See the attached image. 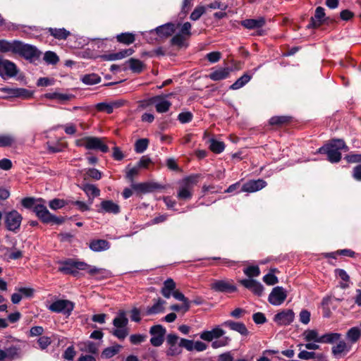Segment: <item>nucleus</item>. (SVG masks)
Listing matches in <instances>:
<instances>
[{
    "mask_svg": "<svg viewBox=\"0 0 361 361\" xmlns=\"http://www.w3.org/2000/svg\"><path fill=\"white\" fill-rule=\"evenodd\" d=\"M341 150L348 151V147L345 145L343 140H334L329 144L320 147L319 152L326 154L328 160L331 163L338 162L341 159Z\"/></svg>",
    "mask_w": 361,
    "mask_h": 361,
    "instance_id": "nucleus-1",
    "label": "nucleus"
},
{
    "mask_svg": "<svg viewBox=\"0 0 361 361\" xmlns=\"http://www.w3.org/2000/svg\"><path fill=\"white\" fill-rule=\"evenodd\" d=\"M225 334V331L216 326L212 329L211 331H204L200 334V338L212 343V347L213 348H219L221 347L226 346L228 345L231 339L229 337L225 336L221 339L217 340L218 338L222 337Z\"/></svg>",
    "mask_w": 361,
    "mask_h": 361,
    "instance_id": "nucleus-2",
    "label": "nucleus"
},
{
    "mask_svg": "<svg viewBox=\"0 0 361 361\" xmlns=\"http://www.w3.org/2000/svg\"><path fill=\"white\" fill-rule=\"evenodd\" d=\"M200 176L191 175L182 180L177 193V197L180 200L188 201L192 197L194 186L197 183Z\"/></svg>",
    "mask_w": 361,
    "mask_h": 361,
    "instance_id": "nucleus-3",
    "label": "nucleus"
},
{
    "mask_svg": "<svg viewBox=\"0 0 361 361\" xmlns=\"http://www.w3.org/2000/svg\"><path fill=\"white\" fill-rule=\"evenodd\" d=\"M105 138L97 137H84L75 141V144L79 147H84L87 149H98L102 152H107L108 146L104 142Z\"/></svg>",
    "mask_w": 361,
    "mask_h": 361,
    "instance_id": "nucleus-4",
    "label": "nucleus"
},
{
    "mask_svg": "<svg viewBox=\"0 0 361 361\" xmlns=\"http://www.w3.org/2000/svg\"><path fill=\"white\" fill-rule=\"evenodd\" d=\"M4 219L7 229L16 232L20 228L23 217L16 210H12L5 214Z\"/></svg>",
    "mask_w": 361,
    "mask_h": 361,
    "instance_id": "nucleus-5",
    "label": "nucleus"
},
{
    "mask_svg": "<svg viewBox=\"0 0 361 361\" xmlns=\"http://www.w3.org/2000/svg\"><path fill=\"white\" fill-rule=\"evenodd\" d=\"M173 95V93L169 94L159 95L150 98L148 100V104H154L157 112L165 113L169 111L171 103L166 99L167 97Z\"/></svg>",
    "mask_w": 361,
    "mask_h": 361,
    "instance_id": "nucleus-6",
    "label": "nucleus"
},
{
    "mask_svg": "<svg viewBox=\"0 0 361 361\" xmlns=\"http://www.w3.org/2000/svg\"><path fill=\"white\" fill-rule=\"evenodd\" d=\"M27 59H32L39 56V53L36 47L22 43L18 41L16 52Z\"/></svg>",
    "mask_w": 361,
    "mask_h": 361,
    "instance_id": "nucleus-7",
    "label": "nucleus"
},
{
    "mask_svg": "<svg viewBox=\"0 0 361 361\" xmlns=\"http://www.w3.org/2000/svg\"><path fill=\"white\" fill-rule=\"evenodd\" d=\"M74 305L67 300H59L49 305V310L54 312H61L69 315L73 310Z\"/></svg>",
    "mask_w": 361,
    "mask_h": 361,
    "instance_id": "nucleus-8",
    "label": "nucleus"
},
{
    "mask_svg": "<svg viewBox=\"0 0 361 361\" xmlns=\"http://www.w3.org/2000/svg\"><path fill=\"white\" fill-rule=\"evenodd\" d=\"M287 298V293L283 288L276 286L274 288L269 295L268 300L273 305H281Z\"/></svg>",
    "mask_w": 361,
    "mask_h": 361,
    "instance_id": "nucleus-9",
    "label": "nucleus"
},
{
    "mask_svg": "<svg viewBox=\"0 0 361 361\" xmlns=\"http://www.w3.org/2000/svg\"><path fill=\"white\" fill-rule=\"evenodd\" d=\"M149 333L152 336L151 344L155 347L160 346L164 342L166 329L161 325H155L151 327Z\"/></svg>",
    "mask_w": 361,
    "mask_h": 361,
    "instance_id": "nucleus-10",
    "label": "nucleus"
},
{
    "mask_svg": "<svg viewBox=\"0 0 361 361\" xmlns=\"http://www.w3.org/2000/svg\"><path fill=\"white\" fill-rule=\"evenodd\" d=\"M211 288L216 292L233 293L236 287L228 280H216L210 285Z\"/></svg>",
    "mask_w": 361,
    "mask_h": 361,
    "instance_id": "nucleus-11",
    "label": "nucleus"
},
{
    "mask_svg": "<svg viewBox=\"0 0 361 361\" xmlns=\"http://www.w3.org/2000/svg\"><path fill=\"white\" fill-rule=\"evenodd\" d=\"M294 319V312L291 310H283L274 316V322L279 325H288Z\"/></svg>",
    "mask_w": 361,
    "mask_h": 361,
    "instance_id": "nucleus-12",
    "label": "nucleus"
},
{
    "mask_svg": "<svg viewBox=\"0 0 361 361\" xmlns=\"http://www.w3.org/2000/svg\"><path fill=\"white\" fill-rule=\"evenodd\" d=\"M267 183L262 180H252L243 184L241 191L247 192H254L264 188Z\"/></svg>",
    "mask_w": 361,
    "mask_h": 361,
    "instance_id": "nucleus-13",
    "label": "nucleus"
},
{
    "mask_svg": "<svg viewBox=\"0 0 361 361\" xmlns=\"http://www.w3.org/2000/svg\"><path fill=\"white\" fill-rule=\"evenodd\" d=\"M17 73L16 65L8 61L1 60L0 58V75H6L9 77L15 76Z\"/></svg>",
    "mask_w": 361,
    "mask_h": 361,
    "instance_id": "nucleus-14",
    "label": "nucleus"
},
{
    "mask_svg": "<svg viewBox=\"0 0 361 361\" xmlns=\"http://www.w3.org/2000/svg\"><path fill=\"white\" fill-rule=\"evenodd\" d=\"M175 32V25L173 23H166L165 25L157 27L154 30L149 31V34H156L161 38H166L171 36Z\"/></svg>",
    "mask_w": 361,
    "mask_h": 361,
    "instance_id": "nucleus-15",
    "label": "nucleus"
},
{
    "mask_svg": "<svg viewBox=\"0 0 361 361\" xmlns=\"http://www.w3.org/2000/svg\"><path fill=\"white\" fill-rule=\"evenodd\" d=\"M240 283L246 288L252 290L255 294L257 295H261L263 293L264 287L258 281L249 279H243L240 281Z\"/></svg>",
    "mask_w": 361,
    "mask_h": 361,
    "instance_id": "nucleus-16",
    "label": "nucleus"
},
{
    "mask_svg": "<svg viewBox=\"0 0 361 361\" xmlns=\"http://www.w3.org/2000/svg\"><path fill=\"white\" fill-rule=\"evenodd\" d=\"M324 9L322 7H317L315 13L310 19V23L307 25L309 28H316L319 27L324 20Z\"/></svg>",
    "mask_w": 361,
    "mask_h": 361,
    "instance_id": "nucleus-17",
    "label": "nucleus"
},
{
    "mask_svg": "<svg viewBox=\"0 0 361 361\" xmlns=\"http://www.w3.org/2000/svg\"><path fill=\"white\" fill-rule=\"evenodd\" d=\"M351 349V346L344 341H340L332 347V353L336 358L345 356Z\"/></svg>",
    "mask_w": 361,
    "mask_h": 361,
    "instance_id": "nucleus-18",
    "label": "nucleus"
},
{
    "mask_svg": "<svg viewBox=\"0 0 361 361\" xmlns=\"http://www.w3.org/2000/svg\"><path fill=\"white\" fill-rule=\"evenodd\" d=\"M98 212H106L116 214L120 212V207L112 200H104L100 204V209Z\"/></svg>",
    "mask_w": 361,
    "mask_h": 361,
    "instance_id": "nucleus-19",
    "label": "nucleus"
},
{
    "mask_svg": "<svg viewBox=\"0 0 361 361\" xmlns=\"http://www.w3.org/2000/svg\"><path fill=\"white\" fill-rule=\"evenodd\" d=\"M75 270H87V272L90 275H97V274H103L104 269H99L95 267H92L90 265H88L87 264L83 262H77L74 261V264Z\"/></svg>",
    "mask_w": 361,
    "mask_h": 361,
    "instance_id": "nucleus-20",
    "label": "nucleus"
},
{
    "mask_svg": "<svg viewBox=\"0 0 361 361\" xmlns=\"http://www.w3.org/2000/svg\"><path fill=\"white\" fill-rule=\"evenodd\" d=\"M231 71L230 68H219L212 72L209 77L211 80L219 81L227 78Z\"/></svg>",
    "mask_w": 361,
    "mask_h": 361,
    "instance_id": "nucleus-21",
    "label": "nucleus"
},
{
    "mask_svg": "<svg viewBox=\"0 0 361 361\" xmlns=\"http://www.w3.org/2000/svg\"><path fill=\"white\" fill-rule=\"evenodd\" d=\"M223 326L230 328L233 331H235L241 335L246 336L248 334V331L245 325L242 322H233L231 320L224 322Z\"/></svg>",
    "mask_w": 361,
    "mask_h": 361,
    "instance_id": "nucleus-22",
    "label": "nucleus"
},
{
    "mask_svg": "<svg viewBox=\"0 0 361 361\" xmlns=\"http://www.w3.org/2000/svg\"><path fill=\"white\" fill-rule=\"evenodd\" d=\"M165 304L166 302L164 300L159 298L152 307H148L147 308L145 314L147 315H153L161 313L164 311Z\"/></svg>",
    "mask_w": 361,
    "mask_h": 361,
    "instance_id": "nucleus-23",
    "label": "nucleus"
},
{
    "mask_svg": "<svg viewBox=\"0 0 361 361\" xmlns=\"http://www.w3.org/2000/svg\"><path fill=\"white\" fill-rule=\"evenodd\" d=\"M133 51H134L132 49H126L115 54L102 56V58L106 61L119 60L126 56H130L133 54Z\"/></svg>",
    "mask_w": 361,
    "mask_h": 361,
    "instance_id": "nucleus-24",
    "label": "nucleus"
},
{
    "mask_svg": "<svg viewBox=\"0 0 361 361\" xmlns=\"http://www.w3.org/2000/svg\"><path fill=\"white\" fill-rule=\"evenodd\" d=\"M81 188L91 200L90 204H92L94 197L100 195V190L94 185L85 183L81 186Z\"/></svg>",
    "mask_w": 361,
    "mask_h": 361,
    "instance_id": "nucleus-25",
    "label": "nucleus"
},
{
    "mask_svg": "<svg viewBox=\"0 0 361 361\" xmlns=\"http://www.w3.org/2000/svg\"><path fill=\"white\" fill-rule=\"evenodd\" d=\"M47 30L51 36L59 40L66 39L71 35V32L65 28L49 27Z\"/></svg>",
    "mask_w": 361,
    "mask_h": 361,
    "instance_id": "nucleus-26",
    "label": "nucleus"
},
{
    "mask_svg": "<svg viewBox=\"0 0 361 361\" xmlns=\"http://www.w3.org/2000/svg\"><path fill=\"white\" fill-rule=\"evenodd\" d=\"M265 24V19L260 17L257 19H247L242 22V25L247 29H256L263 27Z\"/></svg>",
    "mask_w": 361,
    "mask_h": 361,
    "instance_id": "nucleus-27",
    "label": "nucleus"
},
{
    "mask_svg": "<svg viewBox=\"0 0 361 361\" xmlns=\"http://www.w3.org/2000/svg\"><path fill=\"white\" fill-rule=\"evenodd\" d=\"M33 211L39 219L44 223L47 224L48 218L50 216V212L44 205L37 204L34 207Z\"/></svg>",
    "mask_w": 361,
    "mask_h": 361,
    "instance_id": "nucleus-28",
    "label": "nucleus"
},
{
    "mask_svg": "<svg viewBox=\"0 0 361 361\" xmlns=\"http://www.w3.org/2000/svg\"><path fill=\"white\" fill-rule=\"evenodd\" d=\"M176 288V283L172 279H168L164 283L161 293L166 298H169Z\"/></svg>",
    "mask_w": 361,
    "mask_h": 361,
    "instance_id": "nucleus-29",
    "label": "nucleus"
},
{
    "mask_svg": "<svg viewBox=\"0 0 361 361\" xmlns=\"http://www.w3.org/2000/svg\"><path fill=\"white\" fill-rule=\"evenodd\" d=\"M6 91L12 97L27 99L32 97V93L24 88L7 89Z\"/></svg>",
    "mask_w": 361,
    "mask_h": 361,
    "instance_id": "nucleus-30",
    "label": "nucleus"
},
{
    "mask_svg": "<svg viewBox=\"0 0 361 361\" xmlns=\"http://www.w3.org/2000/svg\"><path fill=\"white\" fill-rule=\"evenodd\" d=\"M90 247L94 252H100L109 248V243L105 240H96L90 243Z\"/></svg>",
    "mask_w": 361,
    "mask_h": 361,
    "instance_id": "nucleus-31",
    "label": "nucleus"
},
{
    "mask_svg": "<svg viewBox=\"0 0 361 361\" xmlns=\"http://www.w3.org/2000/svg\"><path fill=\"white\" fill-rule=\"evenodd\" d=\"M128 323V319L126 317L124 311H120L118 316L114 318L113 324L116 328H125Z\"/></svg>",
    "mask_w": 361,
    "mask_h": 361,
    "instance_id": "nucleus-32",
    "label": "nucleus"
},
{
    "mask_svg": "<svg viewBox=\"0 0 361 361\" xmlns=\"http://www.w3.org/2000/svg\"><path fill=\"white\" fill-rule=\"evenodd\" d=\"M304 338L306 341L310 342L314 341L315 343H320L322 340V336L319 334L317 330L308 329L303 333Z\"/></svg>",
    "mask_w": 361,
    "mask_h": 361,
    "instance_id": "nucleus-33",
    "label": "nucleus"
},
{
    "mask_svg": "<svg viewBox=\"0 0 361 361\" xmlns=\"http://www.w3.org/2000/svg\"><path fill=\"white\" fill-rule=\"evenodd\" d=\"M17 43H18V41L9 42V41H7L5 39H1L0 40V51H1V52L11 51L13 53H15Z\"/></svg>",
    "mask_w": 361,
    "mask_h": 361,
    "instance_id": "nucleus-34",
    "label": "nucleus"
},
{
    "mask_svg": "<svg viewBox=\"0 0 361 361\" xmlns=\"http://www.w3.org/2000/svg\"><path fill=\"white\" fill-rule=\"evenodd\" d=\"M122 346L121 345H115L105 348L101 354V357L104 359H109L118 353Z\"/></svg>",
    "mask_w": 361,
    "mask_h": 361,
    "instance_id": "nucleus-35",
    "label": "nucleus"
},
{
    "mask_svg": "<svg viewBox=\"0 0 361 361\" xmlns=\"http://www.w3.org/2000/svg\"><path fill=\"white\" fill-rule=\"evenodd\" d=\"M80 350L83 352L96 354L98 352V345L92 341H86L79 344Z\"/></svg>",
    "mask_w": 361,
    "mask_h": 361,
    "instance_id": "nucleus-36",
    "label": "nucleus"
},
{
    "mask_svg": "<svg viewBox=\"0 0 361 361\" xmlns=\"http://www.w3.org/2000/svg\"><path fill=\"white\" fill-rule=\"evenodd\" d=\"M73 260L66 261L63 262V266L59 268V271L66 274L75 275L78 271L75 270Z\"/></svg>",
    "mask_w": 361,
    "mask_h": 361,
    "instance_id": "nucleus-37",
    "label": "nucleus"
},
{
    "mask_svg": "<svg viewBox=\"0 0 361 361\" xmlns=\"http://www.w3.org/2000/svg\"><path fill=\"white\" fill-rule=\"evenodd\" d=\"M252 78V76L245 73L239 78L233 85H231V90H238L246 85Z\"/></svg>",
    "mask_w": 361,
    "mask_h": 361,
    "instance_id": "nucleus-38",
    "label": "nucleus"
},
{
    "mask_svg": "<svg viewBox=\"0 0 361 361\" xmlns=\"http://www.w3.org/2000/svg\"><path fill=\"white\" fill-rule=\"evenodd\" d=\"M346 337L351 343H356L361 337V330L358 327H353L348 331Z\"/></svg>",
    "mask_w": 361,
    "mask_h": 361,
    "instance_id": "nucleus-39",
    "label": "nucleus"
},
{
    "mask_svg": "<svg viewBox=\"0 0 361 361\" xmlns=\"http://www.w3.org/2000/svg\"><path fill=\"white\" fill-rule=\"evenodd\" d=\"M209 149L214 153L219 154L224 150L225 145L223 142L212 138L209 140Z\"/></svg>",
    "mask_w": 361,
    "mask_h": 361,
    "instance_id": "nucleus-40",
    "label": "nucleus"
},
{
    "mask_svg": "<svg viewBox=\"0 0 361 361\" xmlns=\"http://www.w3.org/2000/svg\"><path fill=\"white\" fill-rule=\"evenodd\" d=\"M82 81L86 85H95L101 81V78L96 73L87 74L82 76Z\"/></svg>",
    "mask_w": 361,
    "mask_h": 361,
    "instance_id": "nucleus-41",
    "label": "nucleus"
},
{
    "mask_svg": "<svg viewBox=\"0 0 361 361\" xmlns=\"http://www.w3.org/2000/svg\"><path fill=\"white\" fill-rule=\"evenodd\" d=\"M116 39L118 42L125 44H130L133 43L135 40V35L129 32H125L118 35L116 36Z\"/></svg>",
    "mask_w": 361,
    "mask_h": 361,
    "instance_id": "nucleus-42",
    "label": "nucleus"
},
{
    "mask_svg": "<svg viewBox=\"0 0 361 361\" xmlns=\"http://www.w3.org/2000/svg\"><path fill=\"white\" fill-rule=\"evenodd\" d=\"M341 337V334L338 333H328L322 335L321 343H333L338 341Z\"/></svg>",
    "mask_w": 361,
    "mask_h": 361,
    "instance_id": "nucleus-43",
    "label": "nucleus"
},
{
    "mask_svg": "<svg viewBox=\"0 0 361 361\" xmlns=\"http://www.w3.org/2000/svg\"><path fill=\"white\" fill-rule=\"evenodd\" d=\"M127 63L129 64L130 70L134 73H140L144 67L143 63L136 59L131 58Z\"/></svg>",
    "mask_w": 361,
    "mask_h": 361,
    "instance_id": "nucleus-44",
    "label": "nucleus"
},
{
    "mask_svg": "<svg viewBox=\"0 0 361 361\" xmlns=\"http://www.w3.org/2000/svg\"><path fill=\"white\" fill-rule=\"evenodd\" d=\"M292 118L287 116H273L269 120L271 125L281 126L290 122Z\"/></svg>",
    "mask_w": 361,
    "mask_h": 361,
    "instance_id": "nucleus-45",
    "label": "nucleus"
},
{
    "mask_svg": "<svg viewBox=\"0 0 361 361\" xmlns=\"http://www.w3.org/2000/svg\"><path fill=\"white\" fill-rule=\"evenodd\" d=\"M5 358L14 359L19 357L20 349L19 347L12 345L4 350Z\"/></svg>",
    "mask_w": 361,
    "mask_h": 361,
    "instance_id": "nucleus-46",
    "label": "nucleus"
},
{
    "mask_svg": "<svg viewBox=\"0 0 361 361\" xmlns=\"http://www.w3.org/2000/svg\"><path fill=\"white\" fill-rule=\"evenodd\" d=\"M131 187L135 190L146 193L151 192L153 189V187L151 184L147 183H132Z\"/></svg>",
    "mask_w": 361,
    "mask_h": 361,
    "instance_id": "nucleus-47",
    "label": "nucleus"
},
{
    "mask_svg": "<svg viewBox=\"0 0 361 361\" xmlns=\"http://www.w3.org/2000/svg\"><path fill=\"white\" fill-rule=\"evenodd\" d=\"M149 145V140L147 138L139 139L135 144V151L137 153L141 154L144 152Z\"/></svg>",
    "mask_w": 361,
    "mask_h": 361,
    "instance_id": "nucleus-48",
    "label": "nucleus"
},
{
    "mask_svg": "<svg viewBox=\"0 0 361 361\" xmlns=\"http://www.w3.org/2000/svg\"><path fill=\"white\" fill-rule=\"evenodd\" d=\"M172 295L178 300H180V301H182L183 302V307L184 308V311L186 312L189 310L190 308V304H189V301L188 300V298H186L185 297V295L180 293V291L178 290H174L173 292V294Z\"/></svg>",
    "mask_w": 361,
    "mask_h": 361,
    "instance_id": "nucleus-49",
    "label": "nucleus"
},
{
    "mask_svg": "<svg viewBox=\"0 0 361 361\" xmlns=\"http://www.w3.org/2000/svg\"><path fill=\"white\" fill-rule=\"evenodd\" d=\"M15 142V137L11 135H0V147L11 146Z\"/></svg>",
    "mask_w": 361,
    "mask_h": 361,
    "instance_id": "nucleus-50",
    "label": "nucleus"
},
{
    "mask_svg": "<svg viewBox=\"0 0 361 361\" xmlns=\"http://www.w3.org/2000/svg\"><path fill=\"white\" fill-rule=\"evenodd\" d=\"M206 11V7L203 6H197L192 13L190 14V18L192 20H197Z\"/></svg>",
    "mask_w": 361,
    "mask_h": 361,
    "instance_id": "nucleus-51",
    "label": "nucleus"
},
{
    "mask_svg": "<svg viewBox=\"0 0 361 361\" xmlns=\"http://www.w3.org/2000/svg\"><path fill=\"white\" fill-rule=\"evenodd\" d=\"M243 272L249 278L258 276L260 274V270L257 266H250L245 269Z\"/></svg>",
    "mask_w": 361,
    "mask_h": 361,
    "instance_id": "nucleus-52",
    "label": "nucleus"
},
{
    "mask_svg": "<svg viewBox=\"0 0 361 361\" xmlns=\"http://www.w3.org/2000/svg\"><path fill=\"white\" fill-rule=\"evenodd\" d=\"M44 61L50 64H56L59 59L56 53L53 51H47L44 56Z\"/></svg>",
    "mask_w": 361,
    "mask_h": 361,
    "instance_id": "nucleus-53",
    "label": "nucleus"
},
{
    "mask_svg": "<svg viewBox=\"0 0 361 361\" xmlns=\"http://www.w3.org/2000/svg\"><path fill=\"white\" fill-rule=\"evenodd\" d=\"M113 335L118 339L123 340L128 335V330L125 328H116L112 332Z\"/></svg>",
    "mask_w": 361,
    "mask_h": 361,
    "instance_id": "nucleus-54",
    "label": "nucleus"
},
{
    "mask_svg": "<svg viewBox=\"0 0 361 361\" xmlns=\"http://www.w3.org/2000/svg\"><path fill=\"white\" fill-rule=\"evenodd\" d=\"M96 107L98 111H104L107 114H111L114 111L111 103H99L97 104Z\"/></svg>",
    "mask_w": 361,
    "mask_h": 361,
    "instance_id": "nucleus-55",
    "label": "nucleus"
},
{
    "mask_svg": "<svg viewBox=\"0 0 361 361\" xmlns=\"http://www.w3.org/2000/svg\"><path fill=\"white\" fill-rule=\"evenodd\" d=\"M66 202L63 200L54 199L49 202V206L51 209H58L63 207Z\"/></svg>",
    "mask_w": 361,
    "mask_h": 361,
    "instance_id": "nucleus-56",
    "label": "nucleus"
},
{
    "mask_svg": "<svg viewBox=\"0 0 361 361\" xmlns=\"http://www.w3.org/2000/svg\"><path fill=\"white\" fill-rule=\"evenodd\" d=\"M185 40V36L182 34L178 33L173 36L171 40L173 45L182 46Z\"/></svg>",
    "mask_w": 361,
    "mask_h": 361,
    "instance_id": "nucleus-57",
    "label": "nucleus"
},
{
    "mask_svg": "<svg viewBox=\"0 0 361 361\" xmlns=\"http://www.w3.org/2000/svg\"><path fill=\"white\" fill-rule=\"evenodd\" d=\"M147 336L142 334H133L130 336V341L134 345L141 343L145 341Z\"/></svg>",
    "mask_w": 361,
    "mask_h": 361,
    "instance_id": "nucleus-58",
    "label": "nucleus"
},
{
    "mask_svg": "<svg viewBox=\"0 0 361 361\" xmlns=\"http://www.w3.org/2000/svg\"><path fill=\"white\" fill-rule=\"evenodd\" d=\"M37 343L39 345V348L42 350L46 349L51 343V340L48 336H41L38 340Z\"/></svg>",
    "mask_w": 361,
    "mask_h": 361,
    "instance_id": "nucleus-59",
    "label": "nucleus"
},
{
    "mask_svg": "<svg viewBox=\"0 0 361 361\" xmlns=\"http://www.w3.org/2000/svg\"><path fill=\"white\" fill-rule=\"evenodd\" d=\"M180 347L185 348L189 351L193 350L194 342L191 340L181 338L179 343Z\"/></svg>",
    "mask_w": 361,
    "mask_h": 361,
    "instance_id": "nucleus-60",
    "label": "nucleus"
},
{
    "mask_svg": "<svg viewBox=\"0 0 361 361\" xmlns=\"http://www.w3.org/2000/svg\"><path fill=\"white\" fill-rule=\"evenodd\" d=\"M192 118V114L189 111L182 112L178 115V120L182 123H189L190 121H191Z\"/></svg>",
    "mask_w": 361,
    "mask_h": 361,
    "instance_id": "nucleus-61",
    "label": "nucleus"
},
{
    "mask_svg": "<svg viewBox=\"0 0 361 361\" xmlns=\"http://www.w3.org/2000/svg\"><path fill=\"white\" fill-rule=\"evenodd\" d=\"M263 281L269 286L274 285L278 283V279L272 274H268L263 278Z\"/></svg>",
    "mask_w": 361,
    "mask_h": 361,
    "instance_id": "nucleus-62",
    "label": "nucleus"
},
{
    "mask_svg": "<svg viewBox=\"0 0 361 361\" xmlns=\"http://www.w3.org/2000/svg\"><path fill=\"white\" fill-rule=\"evenodd\" d=\"M140 168L137 166L130 169L126 172V178L129 179L132 183L133 182V178L139 173Z\"/></svg>",
    "mask_w": 361,
    "mask_h": 361,
    "instance_id": "nucleus-63",
    "label": "nucleus"
},
{
    "mask_svg": "<svg viewBox=\"0 0 361 361\" xmlns=\"http://www.w3.org/2000/svg\"><path fill=\"white\" fill-rule=\"evenodd\" d=\"M152 161V159L150 158H149L147 156H143L141 157V159H140L139 162L137 163V166L140 169V168H143V169H147L148 168V166L149 165V164H151Z\"/></svg>",
    "mask_w": 361,
    "mask_h": 361,
    "instance_id": "nucleus-64",
    "label": "nucleus"
}]
</instances>
